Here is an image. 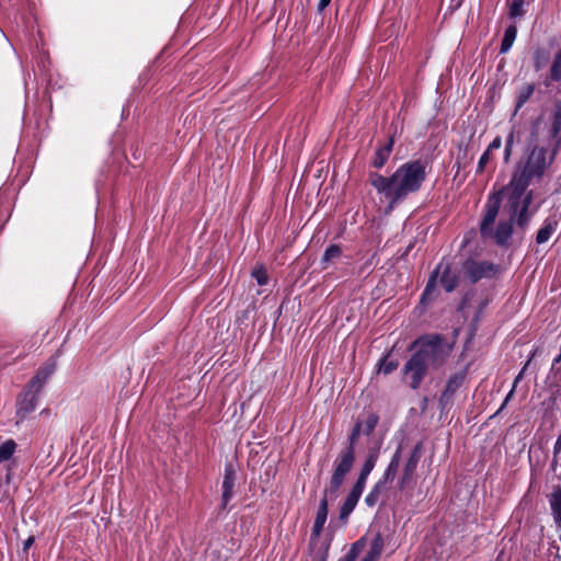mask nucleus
<instances>
[{
    "mask_svg": "<svg viewBox=\"0 0 561 561\" xmlns=\"http://www.w3.org/2000/svg\"><path fill=\"white\" fill-rule=\"evenodd\" d=\"M399 364L397 360H389L388 355L379 360L378 371L383 375H389L398 368Z\"/></svg>",
    "mask_w": 561,
    "mask_h": 561,
    "instance_id": "31",
    "label": "nucleus"
},
{
    "mask_svg": "<svg viewBox=\"0 0 561 561\" xmlns=\"http://www.w3.org/2000/svg\"><path fill=\"white\" fill-rule=\"evenodd\" d=\"M355 461V453L352 448H344L333 462V473L329 485L325 488L327 494H331L332 497L336 496V493L343 484L346 474L352 470Z\"/></svg>",
    "mask_w": 561,
    "mask_h": 561,
    "instance_id": "7",
    "label": "nucleus"
},
{
    "mask_svg": "<svg viewBox=\"0 0 561 561\" xmlns=\"http://www.w3.org/2000/svg\"><path fill=\"white\" fill-rule=\"evenodd\" d=\"M515 389L516 388L512 387L511 391L505 397V400H504V402H503V404H502L500 410H502L506 405V403L512 399V397L514 396Z\"/></svg>",
    "mask_w": 561,
    "mask_h": 561,
    "instance_id": "43",
    "label": "nucleus"
},
{
    "mask_svg": "<svg viewBox=\"0 0 561 561\" xmlns=\"http://www.w3.org/2000/svg\"><path fill=\"white\" fill-rule=\"evenodd\" d=\"M426 179V163L421 160L401 164L391 176L377 172L368 173V182L388 202L387 213L410 194L420 191Z\"/></svg>",
    "mask_w": 561,
    "mask_h": 561,
    "instance_id": "2",
    "label": "nucleus"
},
{
    "mask_svg": "<svg viewBox=\"0 0 561 561\" xmlns=\"http://www.w3.org/2000/svg\"><path fill=\"white\" fill-rule=\"evenodd\" d=\"M465 379V371L455 373L447 379L445 388L438 399V404L442 410L451 404L455 393L462 387Z\"/></svg>",
    "mask_w": 561,
    "mask_h": 561,
    "instance_id": "8",
    "label": "nucleus"
},
{
    "mask_svg": "<svg viewBox=\"0 0 561 561\" xmlns=\"http://www.w3.org/2000/svg\"><path fill=\"white\" fill-rule=\"evenodd\" d=\"M557 148L548 154V149L541 146H531L525 159L520 160L508 184L504 190H515L517 193L526 191L533 180H540L546 170L552 164L556 158Z\"/></svg>",
    "mask_w": 561,
    "mask_h": 561,
    "instance_id": "3",
    "label": "nucleus"
},
{
    "mask_svg": "<svg viewBox=\"0 0 561 561\" xmlns=\"http://www.w3.org/2000/svg\"><path fill=\"white\" fill-rule=\"evenodd\" d=\"M437 278H439L440 285L447 293H451L458 285V276L453 272L450 263L446 260L440 261L428 278L421 297L422 304L434 299Z\"/></svg>",
    "mask_w": 561,
    "mask_h": 561,
    "instance_id": "6",
    "label": "nucleus"
},
{
    "mask_svg": "<svg viewBox=\"0 0 561 561\" xmlns=\"http://www.w3.org/2000/svg\"><path fill=\"white\" fill-rule=\"evenodd\" d=\"M501 146H502V139H501V137H500V136H496V137L492 140V142L488 146V148H486V149H489V151H492V152H493L494 150L500 149V148H501Z\"/></svg>",
    "mask_w": 561,
    "mask_h": 561,
    "instance_id": "39",
    "label": "nucleus"
},
{
    "mask_svg": "<svg viewBox=\"0 0 561 561\" xmlns=\"http://www.w3.org/2000/svg\"><path fill=\"white\" fill-rule=\"evenodd\" d=\"M400 461H401V454H400V449H398L391 457V460L382 474L381 480L385 481L386 484L388 482H391L394 480V478L398 473Z\"/></svg>",
    "mask_w": 561,
    "mask_h": 561,
    "instance_id": "21",
    "label": "nucleus"
},
{
    "mask_svg": "<svg viewBox=\"0 0 561 561\" xmlns=\"http://www.w3.org/2000/svg\"><path fill=\"white\" fill-rule=\"evenodd\" d=\"M561 453V434L558 436L554 446H553V455L558 456Z\"/></svg>",
    "mask_w": 561,
    "mask_h": 561,
    "instance_id": "42",
    "label": "nucleus"
},
{
    "mask_svg": "<svg viewBox=\"0 0 561 561\" xmlns=\"http://www.w3.org/2000/svg\"><path fill=\"white\" fill-rule=\"evenodd\" d=\"M524 0H513L510 5V16L512 19L523 16L525 14Z\"/></svg>",
    "mask_w": 561,
    "mask_h": 561,
    "instance_id": "33",
    "label": "nucleus"
},
{
    "mask_svg": "<svg viewBox=\"0 0 561 561\" xmlns=\"http://www.w3.org/2000/svg\"><path fill=\"white\" fill-rule=\"evenodd\" d=\"M419 462V456L414 451L404 465L403 472L398 480V489L405 491L413 489L415 485V470Z\"/></svg>",
    "mask_w": 561,
    "mask_h": 561,
    "instance_id": "9",
    "label": "nucleus"
},
{
    "mask_svg": "<svg viewBox=\"0 0 561 561\" xmlns=\"http://www.w3.org/2000/svg\"><path fill=\"white\" fill-rule=\"evenodd\" d=\"M393 148V138L390 137L386 144L379 146L373 157L371 165L375 169H381L388 161Z\"/></svg>",
    "mask_w": 561,
    "mask_h": 561,
    "instance_id": "14",
    "label": "nucleus"
},
{
    "mask_svg": "<svg viewBox=\"0 0 561 561\" xmlns=\"http://www.w3.org/2000/svg\"><path fill=\"white\" fill-rule=\"evenodd\" d=\"M365 489L354 484L340 510V519L347 520Z\"/></svg>",
    "mask_w": 561,
    "mask_h": 561,
    "instance_id": "11",
    "label": "nucleus"
},
{
    "mask_svg": "<svg viewBox=\"0 0 561 561\" xmlns=\"http://www.w3.org/2000/svg\"><path fill=\"white\" fill-rule=\"evenodd\" d=\"M363 435L360 426L354 425L350 436H348V446L346 448H352L355 453V445L359 438V436Z\"/></svg>",
    "mask_w": 561,
    "mask_h": 561,
    "instance_id": "36",
    "label": "nucleus"
},
{
    "mask_svg": "<svg viewBox=\"0 0 561 561\" xmlns=\"http://www.w3.org/2000/svg\"><path fill=\"white\" fill-rule=\"evenodd\" d=\"M385 486H386L385 481H382L380 479L379 481L376 482V484L373 486V489L370 490L369 493L379 497L381 492L383 491Z\"/></svg>",
    "mask_w": 561,
    "mask_h": 561,
    "instance_id": "38",
    "label": "nucleus"
},
{
    "mask_svg": "<svg viewBox=\"0 0 561 561\" xmlns=\"http://www.w3.org/2000/svg\"><path fill=\"white\" fill-rule=\"evenodd\" d=\"M558 226H559V221L556 218V216H549L548 218H546L543 220L541 227L537 231L536 242L538 244L546 243L552 237V234L557 231Z\"/></svg>",
    "mask_w": 561,
    "mask_h": 561,
    "instance_id": "13",
    "label": "nucleus"
},
{
    "mask_svg": "<svg viewBox=\"0 0 561 561\" xmlns=\"http://www.w3.org/2000/svg\"><path fill=\"white\" fill-rule=\"evenodd\" d=\"M535 85L533 83H527L523 85L516 96V105H515V113L518 112L525 103L528 102L530 96L534 94Z\"/></svg>",
    "mask_w": 561,
    "mask_h": 561,
    "instance_id": "23",
    "label": "nucleus"
},
{
    "mask_svg": "<svg viewBox=\"0 0 561 561\" xmlns=\"http://www.w3.org/2000/svg\"><path fill=\"white\" fill-rule=\"evenodd\" d=\"M56 360L55 359H49L48 362H46L38 370L37 373L35 374L36 376L39 377V379L42 381H44V383L47 382V380L50 378V376L54 374L55 369H56Z\"/></svg>",
    "mask_w": 561,
    "mask_h": 561,
    "instance_id": "28",
    "label": "nucleus"
},
{
    "mask_svg": "<svg viewBox=\"0 0 561 561\" xmlns=\"http://www.w3.org/2000/svg\"><path fill=\"white\" fill-rule=\"evenodd\" d=\"M331 0H320L318 3V10L322 12L329 4Z\"/></svg>",
    "mask_w": 561,
    "mask_h": 561,
    "instance_id": "44",
    "label": "nucleus"
},
{
    "mask_svg": "<svg viewBox=\"0 0 561 561\" xmlns=\"http://www.w3.org/2000/svg\"><path fill=\"white\" fill-rule=\"evenodd\" d=\"M44 386V381H42L39 377L35 375L28 383V390L39 393Z\"/></svg>",
    "mask_w": 561,
    "mask_h": 561,
    "instance_id": "37",
    "label": "nucleus"
},
{
    "mask_svg": "<svg viewBox=\"0 0 561 561\" xmlns=\"http://www.w3.org/2000/svg\"><path fill=\"white\" fill-rule=\"evenodd\" d=\"M383 541L380 535H378L370 543L368 552L364 556L362 561H377L382 552Z\"/></svg>",
    "mask_w": 561,
    "mask_h": 561,
    "instance_id": "22",
    "label": "nucleus"
},
{
    "mask_svg": "<svg viewBox=\"0 0 561 561\" xmlns=\"http://www.w3.org/2000/svg\"><path fill=\"white\" fill-rule=\"evenodd\" d=\"M342 250L337 244H331L324 251L321 260L322 268H327L328 264L341 256Z\"/></svg>",
    "mask_w": 561,
    "mask_h": 561,
    "instance_id": "25",
    "label": "nucleus"
},
{
    "mask_svg": "<svg viewBox=\"0 0 561 561\" xmlns=\"http://www.w3.org/2000/svg\"><path fill=\"white\" fill-rule=\"evenodd\" d=\"M525 368L516 376L513 387L516 388L517 383L522 380Z\"/></svg>",
    "mask_w": 561,
    "mask_h": 561,
    "instance_id": "46",
    "label": "nucleus"
},
{
    "mask_svg": "<svg viewBox=\"0 0 561 561\" xmlns=\"http://www.w3.org/2000/svg\"><path fill=\"white\" fill-rule=\"evenodd\" d=\"M501 194H493L489 197L485 204V211L480 225V233L483 239H492L499 245H506L513 233V221L510 218L507 221H500L496 229L493 230L492 226L497 217L501 206Z\"/></svg>",
    "mask_w": 561,
    "mask_h": 561,
    "instance_id": "4",
    "label": "nucleus"
},
{
    "mask_svg": "<svg viewBox=\"0 0 561 561\" xmlns=\"http://www.w3.org/2000/svg\"><path fill=\"white\" fill-rule=\"evenodd\" d=\"M550 79L561 82V48L556 53L550 67Z\"/></svg>",
    "mask_w": 561,
    "mask_h": 561,
    "instance_id": "29",
    "label": "nucleus"
},
{
    "mask_svg": "<svg viewBox=\"0 0 561 561\" xmlns=\"http://www.w3.org/2000/svg\"><path fill=\"white\" fill-rule=\"evenodd\" d=\"M548 61H549V53L546 51L545 49H536V51L534 53L535 69L537 71L541 70L542 68H545L547 66Z\"/></svg>",
    "mask_w": 561,
    "mask_h": 561,
    "instance_id": "30",
    "label": "nucleus"
},
{
    "mask_svg": "<svg viewBox=\"0 0 561 561\" xmlns=\"http://www.w3.org/2000/svg\"><path fill=\"white\" fill-rule=\"evenodd\" d=\"M508 192V205L511 208V219L516 222V226L522 231H525L531 218L537 213L538 207L530 208L534 193L529 191H522L517 193L515 190H506Z\"/></svg>",
    "mask_w": 561,
    "mask_h": 561,
    "instance_id": "5",
    "label": "nucleus"
},
{
    "mask_svg": "<svg viewBox=\"0 0 561 561\" xmlns=\"http://www.w3.org/2000/svg\"><path fill=\"white\" fill-rule=\"evenodd\" d=\"M453 346L440 334H424L409 347L411 356L404 363L402 380L411 389L417 390L431 369L444 366L450 356Z\"/></svg>",
    "mask_w": 561,
    "mask_h": 561,
    "instance_id": "1",
    "label": "nucleus"
},
{
    "mask_svg": "<svg viewBox=\"0 0 561 561\" xmlns=\"http://www.w3.org/2000/svg\"><path fill=\"white\" fill-rule=\"evenodd\" d=\"M557 465H558V456H554V455H553V459H552V462H551V467L554 469Z\"/></svg>",
    "mask_w": 561,
    "mask_h": 561,
    "instance_id": "47",
    "label": "nucleus"
},
{
    "mask_svg": "<svg viewBox=\"0 0 561 561\" xmlns=\"http://www.w3.org/2000/svg\"><path fill=\"white\" fill-rule=\"evenodd\" d=\"M549 504L554 524L558 528H561V484L557 485L549 495Z\"/></svg>",
    "mask_w": 561,
    "mask_h": 561,
    "instance_id": "17",
    "label": "nucleus"
},
{
    "mask_svg": "<svg viewBox=\"0 0 561 561\" xmlns=\"http://www.w3.org/2000/svg\"><path fill=\"white\" fill-rule=\"evenodd\" d=\"M16 443L8 439L0 445V462L9 460L15 453Z\"/></svg>",
    "mask_w": 561,
    "mask_h": 561,
    "instance_id": "26",
    "label": "nucleus"
},
{
    "mask_svg": "<svg viewBox=\"0 0 561 561\" xmlns=\"http://www.w3.org/2000/svg\"><path fill=\"white\" fill-rule=\"evenodd\" d=\"M550 121V139L556 142V148L558 149L561 145V101L554 104Z\"/></svg>",
    "mask_w": 561,
    "mask_h": 561,
    "instance_id": "12",
    "label": "nucleus"
},
{
    "mask_svg": "<svg viewBox=\"0 0 561 561\" xmlns=\"http://www.w3.org/2000/svg\"><path fill=\"white\" fill-rule=\"evenodd\" d=\"M34 542V538L33 537H28L25 541H24V545H23V549L24 550H27Z\"/></svg>",
    "mask_w": 561,
    "mask_h": 561,
    "instance_id": "45",
    "label": "nucleus"
},
{
    "mask_svg": "<svg viewBox=\"0 0 561 561\" xmlns=\"http://www.w3.org/2000/svg\"><path fill=\"white\" fill-rule=\"evenodd\" d=\"M329 497H332L331 494H327V492L324 491L323 497L319 503V507H318L314 523L312 526V531H311V536H310L311 543H313L319 538L321 531L323 530V527H324V524H325L327 517H328Z\"/></svg>",
    "mask_w": 561,
    "mask_h": 561,
    "instance_id": "10",
    "label": "nucleus"
},
{
    "mask_svg": "<svg viewBox=\"0 0 561 561\" xmlns=\"http://www.w3.org/2000/svg\"><path fill=\"white\" fill-rule=\"evenodd\" d=\"M378 422V414L369 412L363 419H358L355 425L360 426L363 435L369 436L375 431Z\"/></svg>",
    "mask_w": 561,
    "mask_h": 561,
    "instance_id": "19",
    "label": "nucleus"
},
{
    "mask_svg": "<svg viewBox=\"0 0 561 561\" xmlns=\"http://www.w3.org/2000/svg\"><path fill=\"white\" fill-rule=\"evenodd\" d=\"M516 35H517L516 26L510 25L508 27H506V30L504 32V36L502 38L501 48H500V51L502 54H505L511 49V47L513 46V43L516 38Z\"/></svg>",
    "mask_w": 561,
    "mask_h": 561,
    "instance_id": "24",
    "label": "nucleus"
},
{
    "mask_svg": "<svg viewBox=\"0 0 561 561\" xmlns=\"http://www.w3.org/2000/svg\"><path fill=\"white\" fill-rule=\"evenodd\" d=\"M377 460H378V453L371 451L368 455L367 459L365 460V462L359 471L358 478L354 484L365 489L368 476L374 470V468L377 463Z\"/></svg>",
    "mask_w": 561,
    "mask_h": 561,
    "instance_id": "16",
    "label": "nucleus"
},
{
    "mask_svg": "<svg viewBox=\"0 0 561 561\" xmlns=\"http://www.w3.org/2000/svg\"><path fill=\"white\" fill-rule=\"evenodd\" d=\"M37 392L26 390L19 400V412L30 413L37 404Z\"/></svg>",
    "mask_w": 561,
    "mask_h": 561,
    "instance_id": "20",
    "label": "nucleus"
},
{
    "mask_svg": "<svg viewBox=\"0 0 561 561\" xmlns=\"http://www.w3.org/2000/svg\"><path fill=\"white\" fill-rule=\"evenodd\" d=\"M236 472L231 466L226 467L222 481V506H226L233 495Z\"/></svg>",
    "mask_w": 561,
    "mask_h": 561,
    "instance_id": "15",
    "label": "nucleus"
},
{
    "mask_svg": "<svg viewBox=\"0 0 561 561\" xmlns=\"http://www.w3.org/2000/svg\"><path fill=\"white\" fill-rule=\"evenodd\" d=\"M492 159H493V152L489 151V149H485V151L482 153V156L480 157V159L478 161L476 173L477 174L483 173L485 171L488 164L492 161Z\"/></svg>",
    "mask_w": 561,
    "mask_h": 561,
    "instance_id": "32",
    "label": "nucleus"
},
{
    "mask_svg": "<svg viewBox=\"0 0 561 561\" xmlns=\"http://www.w3.org/2000/svg\"><path fill=\"white\" fill-rule=\"evenodd\" d=\"M492 271H493V265L485 263V262H480V263L472 262L467 266V273L472 283H476L479 279L485 277Z\"/></svg>",
    "mask_w": 561,
    "mask_h": 561,
    "instance_id": "18",
    "label": "nucleus"
},
{
    "mask_svg": "<svg viewBox=\"0 0 561 561\" xmlns=\"http://www.w3.org/2000/svg\"><path fill=\"white\" fill-rule=\"evenodd\" d=\"M56 360L55 359H49L48 362H46L38 370L37 373L35 374L36 376L39 377V379L42 381H44V383L47 382V380L50 378V376L54 374L55 369H56Z\"/></svg>",
    "mask_w": 561,
    "mask_h": 561,
    "instance_id": "27",
    "label": "nucleus"
},
{
    "mask_svg": "<svg viewBox=\"0 0 561 561\" xmlns=\"http://www.w3.org/2000/svg\"><path fill=\"white\" fill-rule=\"evenodd\" d=\"M514 142H515V133L512 130L506 138L505 147H504V162H506V163L511 160Z\"/></svg>",
    "mask_w": 561,
    "mask_h": 561,
    "instance_id": "34",
    "label": "nucleus"
},
{
    "mask_svg": "<svg viewBox=\"0 0 561 561\" xmlns=\"http://www.w3.org/2000/svg\"><path fill=\"white\" fill-rule=\"evenodd\" d=\"M252 277L260 286L266 285L268 280L266 270L263 266L255 267L252 271Z\"/></svg>",
    "mask_w": 561,
    "mask_h": 561,
    "instance_id": "35",
    "label": "nucleus"
},
{
    "mask_svg": "<svg viewBox=\"0 0 561 561\" xmlns=\"http://www.w3.org/2000/svg\"><path fill=\"white\" fill-rule=\"evenodd\" d=\"M378 500L379 497L373 495L371 493H368L365 497V503L367 506L374 507L377 504Z\"/></svg>",
    "mask_w": 561,
    "mask_h": 561,
    "instance_id": "40",
    "label": "nucleus"
},
{
    "mask_svg": "<svg viewBox=\"0 0 561 561\" xmlns=\"http://www.w3.org/2000/svg\"><path fill=\"white\" fill-rule=\"evenodd\" d=\"M354 548L355 547H353L351 549V551L346 556H344L342 559H340L339 561H355L356 553L354 551Z\"/></svg>",
    "mask_w": 561,
    "mask_h": 561,
    "instance_id": "41",
    "label": "nucleus"
}]
</instances>
